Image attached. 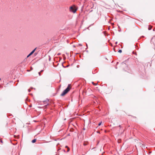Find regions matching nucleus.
Returning a JSON list of instances; mask_svg holds the SVG:
<instances>
[{
    "mask_svg": "<svg viewBox=\"0 0 155 155\" xmlns=\"http://www.w3.org/2000/svg\"><path fill=\"white\" fill-rule=\"evenodd\" d=\"M101 123H102V122H100V123H99V124H98V126H100V125H101Z\"/></svg>",
    "mask_w": 155,
    "mask_h": 155,
    "instance_id": "obj_9",
    "label": "nucleus"
},
{
    "mask_svg": "<svg viewBox=\"0 0 155 155\" xmlns=\"http://www.w3.org/2000/svg\"><path fill=\"white\" fill-rule=\"evenodd\" d=\"M71 85L69 84L67 88L63 91L61 94V96H63L66 94L71 89Z\"/></svg>",
    "mask_w": 155,
    "mask_h": 155,
    "instance_id": "obj_1",
    "label": "nucleus"
},
{
    "mask_svg": "<svg viewBox=\"0 0 155 155\" xmlns=\"http://www.w3.org/2000/svg\"><path fill=\"white\" fill-rule=\"evenodd\" d=\"M36 49V48H35L30 54L31 55H32L35 52V51Z\"/></svg>",
    "mask_w": 155,
    "mask_h": 155,
    "instance_id": "obj_3",
    "label": "nucleus"
},
{
    "mask_svg": "<svg viewBox=\"0 0 155 155\" xmlns=\"http://www.w3.org/2000/svg\"><path fill=\"white\" fill-rule=\"evenodd\" d=\"M119 142H120V141H118V142H119Z\"/></svg>",
    "mask_w": 155,
    "mask_h": 155,
    "instance_id": "obj_19",
    "label": "nucleus"
},
{
    "mask_svg": "<svg viewBox=\"0 0 155 155\" xmlns=\"http://www.w3.org/2000/svg\"><path fill=\"white\" fill-rule=\"evenodd\" d=\"M92 84L93 85H96L97 84V83H96V84H95V83H94V82H92Z\"/></svg>",
    "mask_w": 155,
    "mask_h": 155,
    "instance_id": "obj_6",
    "label": "nucleus"
},
{
    "mask_svg": "<svg viewBox=\"0 0 155 155\" xmlns=\"http://www.w3.org/2000/svg\"><path fill=\"white\" fill-rule=\"evenodd\" d=\"M1 80V78H0V81Z\"/></svg>",
    "mask_w": 155,
    "mask_h": 155,
    "instance_id": "obj_20",
    "label": "nucleus"
},
{
    "mask_svg": "<svg viewBox=\"0 0 155 155\" xmlns=\"http://www.w3.org/2000/svg\"><path fill=\"white\" fill-rule=\"evenodd\" d=\"M117 42H116V44H117Z\"/></svg>",
    "mask_w": 155,
    "mask_h": 155,
    "instance_id": "obj_17",
    "label": "nucleus"
},
{
    "mask_svg": "<svg viewBox=\"0 0 155 155\" xmlns=\"http://www.w3.org/2000/svg\"><path fill=\"white\" fill-rule=\"evenodd\" d=\"M43 71V70H42L40 72H42Z\"/></svg>",
    "mask_w": 155,
    "mask_h": 155,
    "instance_id": "obj_15",
    "label": "nucleus"
},
{
    "mask_svg": "<svg viewBox=\"0 0 155 155\" xmlns=\"http://www.w3.org/2000/svg\"><path fill=\"white\" fill-rule=\"evenodd\" d=\"M152 28V26L151 25H149V27L148 28V30H150Z\"/></svg>",
    "mask_w": 155,
    "mask_h": 155,
    "instance_id": "obj_4",
    "label": "nucleus"
},
{
    "mask_svg": "<svg viewBox=\"0 0 155 155\" xmlns=\"http://www.w3.org/2000/svg\"><path fill=\"white\" fill-rule=\"evenodd\" d=\"M118 52L120 53L122 52V50H119Z\"/></svg>",
    "mask_w": 155,
    "mask_h": 155,
    "instance_id": "obj_8",
    "label": "nucleus"
},
{
    "mask_svg": "<svg viewBox=\"0 0 155 155\" xmlns=\"http://www.w3.org/2000/svg\"><path fill=\"white\" fill-rule=\"evenodd\" d=\"M119 142H120V141H118V142H119Z\"/></svg>",
    "mask_w": 155,
    "mask_h": 155,
    "instance_id": "obj_18",
    "label": "nucleus"
},
{
    "mask_svg": "<svg viewBox=\"0 0 155 155\" xmlns=\"http://www.w3.org/2000/svg\"><path fill=\"white\" fill-rule=\"evenodd\" d=\"M36 141V139H35L32 140V143H34Z\"/></svg>",
    "mask_w": 155,
    "mask_h": 155,
    "instance_id": "obj_5",
    "label": "nucleus"
},
{
    "mask_svg": "<svg viewBox=\"0 0 155 155\" xmlns=\"http://www.w3.org/2000/svg\"><path fill=\"white\" fill-rule=\"evenodd\" d=\"M41 72H39L38 73V74H39V76H41Z\"/></svg>",
    "mask_w": 155,
    "mask_h": 155,
    "instance_id": "obj_11",
    "label": "nucleus"
},
{
    "mask_svg": "<svg viewBox=\"0 0 155 155\" xmlns=\"http://www.w3.org/2000/svg\"><path fill=\"white\" fill-rule=\"evenodd\" d=\"M32 69H33V68L31 67V70H32Z\"/></svg>",
    "mask_w": 155,
    "mask_h": 155,
    "instance_id": "obj_16",
    "label": "nucleus"
},
{
    "mask_svg": "<svg viewBox=\"0 0 155 155\" xmlns=\"http://www.w3.org/2000/svg\"><path fill=\"white\" fill-rule=\"evenodd\" d=\"M0 140V141H1V142H2V140Z\"/></svg>",
    "mask_w": 155,
    "mask_h": 155,
    "instance_id": "obj_14",
    "label": "nucleus"
},
{
    "mask_svg": "<svg viewBox=\"0 0 155 155\" xmlns=\"http://www.w3.org/2000/svg\"><path fill=\"white\" fill-rule=\"evenodd\" d=\"M77 10V9L76 8L74 5L70 7L69 9L70 11L74 13H75Z\"/></svg>",
    "mask_w": 155,
    "mask_h": 155,
    "instance_id": "obj_2",
    "label": "nucleus"
},
{
    "mask_svg": "<svg viewBox=\"0 0 155 155\" xmlns=\"http://www.w3.org/2000/svg\"><path fill=\"white\" fill-rule=\"evenodd\" d=\"M66 147H67L68 148L67 152H68L69 151V150H70L69 148L68 147H67V146H66Z\"/></svg>",
    "mask_w": 155,
    "mask_h": 155,
    "instance_id": "obj_7",
    "label": "nucleus"
},
{
    "mask_svg": "<svg viewBox=\"0 0 155 155\" xmlns=\"http://www.w3.org/2000/svg\"><path fill=\"white\" fill-rule=\"evenodd\" d=\"M49 57V60L50 61V60H51V58H50V56Z\"/></svg>",
    "mask_w": 155,
    "mask_h": 155,
    "instance_id": "obj_13",
    "label": "nucleus"
},
{
    "mask_svg": "<svg viewBox=\"0 0 155 155\" xmlns=\"http://www.w3.org/2000/svg\"><path fill=\"white\" fill-rule=\"evenodd\" d=\"M28 90L29 92H30L31 91V90L30 89H28Z\"/></svg>",
    "mask_w": 155,
    "mask_h": 155,
    "instance_id": "obj_12",
    "label": "nucleus"
},
{
    "mask_svg": "<svg viewBox=\"0 0 155 155\" xmlns=\"http://www.w3.org/2000/svg\"><path fill=\"white\" fill-rule=\"evenodd\" d=\"M31 55L29 54L28 56H27V57L28 58V57H29L30 55Z\"/></svg>",
    "mask_w": 155,
    "mask_h": 155,
    "instance_id": "obj_10",
    "label": "nucleus"
}]
</instances>
